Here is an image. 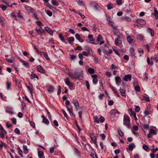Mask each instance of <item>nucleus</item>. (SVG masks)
<instances>
[{"instance_id": "1", "label": "nucleus", "mask_w": 158, "mask_h": 158, "mask_svg": "<svg viewBox=\"0 0 158 158\" xmlns=\"http://www.w3.org/2000/svg\"><path fill=\"white\" fill-rule=\"evenodd\" d=\"M123 124L127 128H132V125L131 123L130 118L127 114H125L124 115Z\"/></svg>"}, {"instance_id": "2", "label": "nucleus", "mask_w": 158, "mask_h": 158, "mask_svg": "<svg viewBox=\"0 0 158 158\" xmlns=\"http://www.w3.org/2000/svg\"><path fill=\"white\" fill-rule=\"evenodd\" d=\"M83 71L81 69H77L75 71V80H76L81 81L83 78Z\"/></svg>"}, {"instance_id": "3", "label": "nucleus", "mask_w": 158, "mask_h": 158, "mask_svg": "<svg viewBox=\"0 0 158 158\" xmlns=\"http://www.w3.org/2000/svg\"><path fill=\"white\" fill-rule=\"evenodd\" d=\"M64 81L70 90H73L75 89V87L73 86L74 83L70 81L69 77L65 78L64 79Z\"/></svg>"}, {"instance_id": "4", "label": "nucleus", "mask_w": 158, "mask_h": 158, "mask_svg": "<svg viewBox=\"0 0 158 158\" xmlns=\"http://www.w3.org/2000/svg\"><path fill=\"white\" fill-rule=\"evenodd\" d=\"M89 136L90 138L95 145L96 147H97L98 146L97 143V138L98 137V134L97 133H94L93 132L90 133Z\"/></svg>"}, {"instance_id": "5", "label": "nucleus", "mask_w": 158, "mask_h": 158, "mask_svg": "<svg viewBox=\"0 0 158 158\" xmlns=\"http://www.w3.org/2000/svg\"><path fill=\"white\" fill-rule=\"evenodd\" d=\"M89 5L91 7L94 8L95 10L98 11H99L101 9L99 6L95 1L91 2Z\"/></svg>"}, {"instance_id": "6", "label": "nucleus", "mask_w": 158, "mask_h": 158, "mask_svg": "<svg viewBox=\"0 0 158 158\" xmlns=\"http://www.w3.org/2000/svg\"><path fill=\"white\" fill-rule=\"evenodd\" d=\"M88 39L86 40V41L89 43H90L96 45L98 44V42L96 43L94 42L95 41V39L93 38V35H92L89 34L88 35Z\"/></svg>"}, {"instance_id": "7", "label": "nucleus", "mask_w": 158, "mask_h": 158, "mask_svg": "<svg viewBox=\"0 0 158 158\" xmlns=\"http://www.w3.org/2000/svg\"><path fill=\"white\" fill-rule=\"evenodd\" d=\"M136 23L141 25V26H143V25L146 24V21L143 19L138 18L136 19L135 21H134Z\"/></svg>"}, {"instance_id": "8", "label": "nucleus", "mask_w": 158, "mask_h": 158, "mask_svg": "<svg viewBox=\"0 0 158 158\" xmlns=\"http://www.w3.org/2000/svg\"><path fill=\"white\" fill-rule=\"evenodd\" d=\"M37 71L41 73L45 74L47 72L44 69V68L41 65H38L37 66Z\"/></svg>"}, {"instance_id": "9", "label": "nucleus", "mask_w": 158, "mask_h": 158, "mask_svg": "<svg viewBox=\"0 0 158 158\" xmlns=\"http://www.w3.org/2000/svg\"><path fill=\"white\" fill-rule=\"evenodd\" d=\"M157 134V131L154 129H150L149 133L147 137L148 138L151 137L153 135H156Z\"/></svg>"}, {"instance_id": "10", "label": "nucleus", "mask_w": 158, "mask_h": 158, "mask_svg": "<svg viewBox=\"0 0 158 158\" xmlns=\"http://www.w3.org/2000/svg\"><path fill=\"white\" fill-rule=\"evenodd\" d=\"M122 39L120 36L115 40V44L117 46H119L120 44H121L122 43Z\"/></svg>"}, {"instance_id": "11", "label": "nucleus", "mask_w": 158, "mask_h": 158, "mask_svg": "<svg viewBox=\"0 0 158 158\" xmlns=\"http://www.w3.org/2000/svg\"><path fill=\"white\" fill-rule=\"evenodd\" d=\"M24 8L26 9L27 11L29 13H33L35 12V10L34 8L31 6L26 5Z\"/></svg>"}, {"instance_id": "12", "label": "nucleus", "mask_w": 158, "mask_h": 158, "mask_svg": "<svg viewBox=\"0 0 158 158\" xmlns=\"http://www.w3.org/2000/svg\"><path fill=\"white\" fill-rule=\"evenodd\" d=\"M72 102L74 104L76 109L77 110L80 106L78 100L76 99H73Z\"/></svg>"}, {"instance_id": "13", "label": "nucleus", "mask_w": 158, "mask_h": 158, "mask_svg": "<svg viewBox=\"0 0 158 158\" xmlns=\"http://www.w3.org/2000/svg\"><path fill=\"white\" fill-rule=\"evenodd\" d=\"M131 77L132 76L131 74H127L124 76L123 78V79L126 81H127L128 80L131 81Z\"/></svg>"}, {"instance_id": "14", "label": "nucleus", "mask_w": 158, "mask_h": 158, "mask_svg": "<svg viewBox=\"0 0 158 158\" xmlns=\"http://www.w3.org/2000/svg\"><path fill=\"white\" fill-rule=\"evenodd\" d=\"M147 62L148 64L149 65H153V61L155 59L154 58H153V57H151V61H150V58L149 57H148L147 58Z\"/></svg>"}, {"instance_id": "15", "label": "nucleus", "mask_w": 158, "mask_h": 158, "mask_svg": "<svg viewBox=\"0 0 158 158\" xmlns=\"http://www.w3.org/2000/svg\"><path fill=\"white\" fill-rule=\"evenodd\" d=\"M0 23L2 25V27H4L6 25V21L5 18L2 16L0 17Z\"/></svg>"}, {"instance_id": "16", "label": "nucleus", "mask_w": 158, "mask_h": 158, "mask_svg": "<svg viewBox=\"0 0 158 158\" xmlns=\"http://www.w3.org/2000/svg\"><path fill=\"white\" fill-rule=\"evenodd\" d=\"M98 76L96 74H94L91 76L92 78H93V82L94 85H96L98 82V80L97 79Z\"/></svg>"}, {"instance_id": "17", "label": "nucleus", "mask_w": 158, "mask_h": 158, "mask_svg": "<svg viewBox=\"0 0 158 158\" xmlns=\"http://www.w3.org/2000/svg\"><path fill=\"white\" fill-rule=\"evenodd\" d=\"M45 30L50 35H52L53 31L49 27H44Z\"/></svg>"}, {"instance_id": "18", "label": "nucleus", "mask_w": 158, "mask_h": 158, "mask_svg": "<svg viewBox=\"0 0 158 158\" xmlns=\"http://www.w3.org/2000/svg\"><path fill=\"white\" fill-rule=\"evenodd\" d=\"M115 80L116 84L118 86H119V83L121 82V80L120 77L119 76H117L115 77Z\"/></svg>"}, {"instance_id": "19", "label": "nucleus", "mask_w": 158, "mask_h": 158, "mask_svg": "<svg viewBox=\"0 0 158 158\" xmlns=\"http://www.w3.org/2000/svg\"><path fill=\"white\" fill-rule=\"evenodd\" d=\"M47 88V90L49 93L53 92L55 90V88L52 85H49Z\"/></svg>"}, {"instance_id": "20", "label": "nucleus", "mask_w": 158, "mask_h": 158, "mask_svg": "<svg viewBox=\"0 0 158 158\" xmlns=\"http://www.w3.org/2000/svg\"><path fill=\"white\" fill-rule=\"evenodd\" d=\"M12 110L13 108L11 107L8 106L6 107L5 111L6 112L12 114L13 113Z\"/></svg>"}, {"instance_id": "21", "label": "nucleus", "mask_w": 158, "mask_h": 158, "mask_svg": "<svg viewBox=\"0 0 158 158\" xmlns=\"http://www.w3.org/2000/svg\"><path fill=\"white\" fill-rule=\"evenodd\" d=\"M135 147V144L133 143H132L129 145L128 147L127 148V149L129 151H132L133 150V148Z\"/></svg>"}, {"instance_id": "22", "label": "nucleus", "mask_w": 158, "mask_h": 158, "mask_svg": "<svg viewBox=\"0 0 158 158\" xmlns=\"http://www.w3.org/2000/svg\"><path fill=\"white\" fill-rule=\"evenodd\" d=\"M0 132V137L2 138H3L4 137V135L6 134V131L4 129H1Z\"/></svg>"}, {"instance_id": "23", "label": "nucleus", "mask_w": 158, "mask_h": 158, "mask_svg": "<svg viewBox=\"0 0 158 158\" xmlns=\"http://www.w3.org/2000/svg\"><path fill=\"white\" fill-rule=\"evenodd\" d=\"M119 90L121 93V96L126 98V95L125 94H126V90L124 89H122L121 87H120Z\"/></svg>"}, {"instance_id": "24", "label": "nucleus", "mask_w": 158, "mask_h": 158, "mask_svg": "<svg viewBox=\"0 0 158 158\" xmlns=\"http://www.w3.org/2000/svg\"><path fill=\"white\" fill-rule=\"evenodd\" d=\"M16 13H15V12H12L10 14V16L12 18H14V19L16 20L17 21L18 20L17 19V16L16 15Z\"/></svg>"}, {"instance_id": "25", "label": "nucleus", "mask_w": 158, "mask_h": 158, "mask_svg": "<svg viewBox=\"0 0 158 158\" xmlns=\"http://www.w3.org/2000/svg\"><path fill=\"white\" fill-rule=\"evenodd\" d=\"M129 114H130V116L131 117H132L136 114V113L132 110V109L131 108H130L128 109Z\"/></svg>"}, {"instance_id": "26", "label": "nucleus", "mask_w": 158, "mask_h": 158, "mask_svg": "<svg viewBox=\"0 0 158 158\" xmlns=\"http://www.w3.org/2000/svg\"><path fill=\"white\" fill-rule=\"evenodd\" d=\"M147 31L149 33H150L151 35V36L152 37L154 36V31L152 29L148 27L147 28Z\"/></svg>"}, {"instance_id": "27", "label": "nucleus", "mask_w": 158, "mask_h": 158, "mask_svg": "<svg viewBox=\"0 0 158 158\" xmlns=\"http://www.w3.org/2000/svg\"><path fill=\"white\" fill-rule=\"evenodd\" d=\"M87 72L90 74H93L95 73V71L94 69L90 68L88 69Z\"/></svg>"}, {"instance_id": "28", "label": "nucleus", "mask_w": 158, "mask_h": 158, "mask_svg": "<svg viewBox=\"0 0 158 158\" xmlns=\"http://www.w3.org/2000/svg\"><path fill=\"white\" fill-rule=\"evenodd\" d=\"M58 37L62 42H64L66 44H67V43L64 41L65 39L64 37L62 36V34L61 33H60L59 34Z\"/></svg>"}, {"instance_id": "29", "label": "nucleus", "mask_w": 158, "mask_h": 158, "mask_svg": "<svg viewBox=\"0 0 158 158\" xmlns=\"http://www.w3.org/2000/svg\"><path fill=\"white\" fill-rule=\"evenodd\" d=\"M127 42L130 44L134 43V41H133V40L131 38L130 36H127Z\"/></svg>"}, {"instance_id": "30", "label": "nucleus", "mask_w": 158, "mask_h": 158, "mask_svg": "<svg viewBox=\"0 0 158 158\" xmlns=\"http://www.w3.org/2000/svg\"><path fill=\"white\" fill-rule=\"evenodd\" d=\"M43 53L44 57L47 60H50V59L48 56V54L47 52H43Z\"/></svg>"}, {"instance_id": "31", "label": "nucleus", "mask_w": 158, "mask_h": 158, "mask_svg": "<svg viewBox=\"0 0 158 158\" xmlns=\"http://www.w3.org/2000/svg\"><path fill=\"white\" fill-rule=\"evenodd\" d=\"M30 78L31 79H33L34 78H36L38 80H39V77L35 74H31L30 75Z\"/></svg>"}, {"instance_id": "32", "label": "nucleus", "mask_w": 158, "mask_h": 158, "mask_svg": "<svg viewBox=\"0 0 158 158\" xmlns=\"http://www.w3.org/2000/svg\"><path fill=\"white\" fill-rule=\"evenodd\" d=\"M138 129H131V131L132 133L136 136H138L139 135V134L136 131Z\"/></svg>"}, {"instance_id": "33", "label": "nucleus", "mask_w": 158, "mask_h": 158, "mask_svg": "<svg viewBox=\"0 0 158 158\" xmlns=\"http://www.w3.org/2000/svg\"><path fill=\"white\" fill-rule=\"evenodd\" d=\"M23 152L24 154H27L28 152V150L26 145H24L23 146Z\"/></svg>"}, {"instance_id": "34", "label": "nucleus", "mask_w": 158, "mask_h": 158, "mask_svg": "<svg viewBox=\"0 0 158 158\" xmlns=\"http://www.w3.org/2000/svg\"><path fill=\"white\" fill-rule=\"evenodd\" d=\"M67 75L69 77H71L73 79H75V74H73L71 73L68 72L67 73Z\"/></svg>"}, {"instance_id": "35", "label": "nucleus", "mask_w": 158, "mask_h": 158, "mask_svg": "<svg viewBox=\"0 0 158 158\" xmlns=\"http://www.w3.org/2000/svg\"><path fill=\"white\" fill-rule=\"evenodd\" d=\"M103 40V38L101 34H99L97 38V40L95 41V42H100V41Z\"/></svg>"}, {"instance_id": "36", "label": "nucleus", "mask_w": 158, "mask_h": 158, "mask_svg": "<svg viewBox=\"0 0 158 158\" xmlns=\"http://www.w3.org/2000/svg\"><path fill=\"white\" fill-rule=\"evenodd\" d=\"M121 18L122 19L126 20L128 22H131V19L130 18L127 17H122Z\"/></svg>"}, {"instance_id": "37", "label": "nucleus", "mask_w": 158, "mask_h": 158, "mask_svg": "<svg viewBox=\"0 0 158 158\" xmlns=\"http://www.w3.org/2000/svg\"><path fill=\"white\" fill-rule=\"evenodd\" d=\"M6 89L9 90L10 89L11 86V82L9 81H7L6 82Z\"/></svg>"}, {"instance_id": "38", "label": "nucleus", "mask_w": 158, "mask_h": 158, "mask_svg": "<svg viewBox=\"0 0 158 158\" xmlns=\"http://www.w3.org/2000/svg\"><path fill=\"white\" fill-rule=\"evenodd\" d=\"M68 40L69 44H71L74 41V38L73 37H70L68 38Z\"/></svg>"}, {"instance_id": "39", "label": "nucleus", "mask_w": 158, "mask_h": 158, "mask_svg": "<svg viewBox=\"0 0 158 158\" xmlns=\"http://www.w3.org/2000/svg\"><path fill=\"white\" fill-rule=\"evenodd\" d=\"M14 60V59L13 57H11L10 59H8L7 58H6V60L7 61V62L10 63H12L13 62Z\"/></svg>"}, {"instance_id": "40", "label": "nucleus", "mask_w": 158, "mask_h": 158, "mask_svg": "<svg viewBox=\"0 0 158 158\" xmlns=\"http://www.w3.org/2000/svg\"><path fill=\"white\" fill-rule=\"evenodd\" d=\"M17 17H18L19 18L21 19H24L23 17V16L22 15V14L21 12V11L20 10H19V11L17 13Z\"/></svg>"}, {"instance_id": "41", "label": "nucleus", "mask_w": 158, "mask_h": 158, "mask_svg": "<svg viewBox=\"0 0 158 158\" xmlns=\"http://www.w3.org/2000/svg\"><path fill=\"white\" fill-rule=\"evenodd\" d=\"M142 126L143 127H141V124L140 126H139V127H141L142 128H143H143H149V125L148 124H143V123Z\"/></svg>"}, {"instance_id": "42", "label": "nucleus", "mask_w": 158, "mask_h": 158, "mask_svg": "<svg viewBox=\"0 0 158 158\" xmlns=\"http://www.w3.org/2000/svg\"><path fill=\"white\" fill-rule=\"evenodd\" d=\"M38 155L39 158H44V157H43L44 156L43 152L41 151H38Z\"/></svg>"}, {"instance_id": "43", "label": "nucleus", "mask_w": 158, "mask_h": 158, "mask_svg": "<svg viewBox=\"0 0 158 158\" xmlns=\"http://www.w3.org/2000/svg\"><path fill=\"white\" fill-rule=\"evenodd\" d=\"M42 122L46 125H48L49 124V122L48 119L46 117L43 119Z\"/></svg>"}, {"instance_id": "44", "label": "nucleus", "mask_w": 158, "mask_h": 158, "mask_svg": "<svg viewBox=\"0 0 158 158\" xmlns=\"http://www.w3.org/2000/svg\"><path fill=\"white\" fill-rule=\"evenodd\" d=\"M52 5L58 6L59 5L58 3L56 0H52Z\"/></svg>"}, {"instance_id": "45", "label": "nucleus", "mask_w": 158, "mask_h": 158, "mask_svg": "<svg viewBox=\"0 0 158 158\" xmlns=\"http://www.w3.org/2000/svg\"><path fill=\"white\" fill-rule=\"evenodd\" d=\"M49 8L50 9L52 10L55 11V12H56V11H58L59 10H58L56 9V7H54V6H53L51 5H50V7H49Z\"/></svg>"}, {"instance_id": "46", "label": "nucleus", "mask_w": 158, "mask_h": 158, "mask_svg": "<svg viewBox=\"0 0 158 158\" xmlns=\"http://www.w3.org/2000/svg\"><path fill=\"white\" fill-rule=\"evenodd\" d=\"M137 39L139 40L140 42H141L143 39V37L140 34H138L137 36Z\"/></svg>"}, {"instance_id": "47", "label": "nucleus", "mask_w": 158, "mask_h": 158, "mask_svg": "<svg viewBox=\"0 0 158 158\" xmlns=\"http://www.w3.org/2000/svg\"><path fill=\"white\" fill-rule=\"evenodd\" d=\"M135 111L136 112H139L140 110V108L139 106L135 105Z\"/></svg>"}, {"instance_id": "48", "label": "nucleus", "mask_w": 158, "mask_h": 158, "mask_svg": "<svg viewBox=\"0 0 158 158\" xmlns=\"http://www.w3.org/2000/svg\"><path fill=\"white\" fill-rule=\"evenodd\" d=\"M0 7L2 8V9L3 11H4L6 10L7 8V6H6L3 4H0Z\"/></svg>"}, {"instance_id": "49", "label": "nucleus", "mask_w": 158, "mask_h": 158, "mask_svg": "<svg viewBox=\"0 0 158 158\" xmlns=\"http://www.w3.org/2000/svg\"><path fill=\"white\" fill-rule=\"evenodd\" d=\"M93 118L94 120V122L95 123H99V119L97 116H94Z\"/></svg>"}, {"instance_id": "50", "label": "nucleus", "mask_w": 158, "mask_h": 158, "mask_svg": "<svg viewBox=\"0 0 158 158\" xmlns=\"http://www.w3.org/2000/svg\"><path fill=\"white\" fill-rule=\"evenodd\" d=\"M118 134L119 136L122 137L124 136L123 132L120 129H118Z\"/></svg>"}, {"instance_id": "51", "label": "nucleus", "mask_w": 158, "mask_h": 158, "mask_svg": "<svg viewBox=\"0 0 158 158\" xmlns=\"http://www.w3.org/2000/svg\"><path fill=\"white\" fill-rule=\"evenodd\" d=\"M110 113H114V114H120V112H119L117 110L115 109H113L111 110Z\"/></svg>"}, {"instance_id": "52", "label": "nucleus", "mask_w": 158, "mask_h": 158, "mask_svg": "<svg viewBox=\"0 0 158 158\" xmlns=\"http://www.w3.org/2000/svg\"><path fill=\"white\" fill-rule=\"evenodd\" d=\"M76 1L79 5L83 6L85 5V4L83 2V1L82 0H77Z\"/></svg>"}, {"instance_id": "53", "label": "nucleus", "mask_w": 158, "mask_h": 158, "mask_svg": "<svg viewBox=\"0 0 158 158\" xmlns=\"http://www.w3.org/2000/svg\"><path fill=\"white\" fill-rule=\"evenodd\" d=\"M18 153L19 155H20L22 157H23V152L22 150L19 147L18 148Z\"/></svg>"}, {"instance_id": "54", "label": "nucleus", "mask_w": 158, "mask_h": 158, "mask_svg": "<svg viewBox=\"0 0 158 158\" xmlns=\"http://www.w3.org/2000/svg\"><path fill=\"white\" fill-rule=\"evenodd\" d=\"M44 110H45V112L47 113L48 115V118H51V114L48 111L47 109L45 107L44 108Z\"/></svg>"}, {"instance_id": "55", "label": "nucleus", "mask_w": 158, "mask_h": 158, "mask_svg": "<svg viewBox=\"0 0 158 158\" xmlns=\"http://www.w3.org/2000/svg\"><path fill=\"white\" fill-rule=\"evenodd\" d=\"M101 48L102 49V51H103V52L104 53V55H108V54H108V51H106L105 48H103V47H101Z\"/></svg>"}, {"instance_id": "56", "label": "nucleus", "mask_w": 158, "mask_h": 158, "mask_svg": "<svg viewBox=\"0 0 158 158\" xmlns=\"http://www.w3.org/2000/svg\"><path fill=\"white\" fill-rule=\"evenodd\" d=\"M118 69V67L115 65L114 64H113L111 65L110 69L111 70H112V69Z\"/></svg>"}, {"instance_id": "57", "label": "nucleus", "mask_w": 158, "mask_h": 158, "mask_svg": "<svg viewBox=\"0 0 158 158\" xmlns=\"http://www.w3.org/2000/svg\"><path fill=\"white\" fill-rule=\"evenodd\" d=\"M49 17H51L52 15V13L50 10H47L45 11Z\"/></svg>"}, {"instance_id": "58", "label": "nucleus", "mask_w": 158, "mask_h": 158, "mask_svg": "<svg viewBox=\"0 0 158 158\" xmlns=\"http://www.w3.org/2000/svg\"><path fill=\"white\" fill-rule=\"evenodd\" d=\"M85 48L86 50L87 51V52L88 53H89V54L90 53V51H92V50L91 48L89 47L88 46H86L85 47Z\"/></svg>"}, {"instance_id": "59", "label": "nucleus", "mask_w": 158, "mask_h": 158, "mask_svg": "<svg viewBox=\"0 0 158 158\" xmlns=\"http://www.w3.org/2000/svg\"><path fill=\"white\" fill-rule=\"evenodd\" d=\"M111 3H109L106 6L107 9L109 10H111L113 8V7L111 6Z\"/></svg>"}, {"instance_id": "60", "label": "nucleus", "mask_w": 158, "mask_h": 158, "mask_svg": "<svg viewBox=\"0 0 158 158\" xmlns=\"http://www.w3.org/2000/svg\"><path fill=\"white\" fill-rule=\"evenodd\" d=\"M58 90L57 94V95H59L60 94V93L61 92V87L60 85H58Z\"/></svg>"}, {"instance_id": "61", "label": "nucleus", "mask_w": 158, "mask_h": 158, "mask_svg": "<svg viewBox=\"0 0 158 158\" xmlns=\"http://www.w3.org/2000/svg\"><path fill=\"white\" fill-rule=\"evenodd\" d=\"M74 150V153L77 156H79L80 155V152L76 148H75Z\"/></svg>"}, {"instance_id": "62", "label": "nucleus", "mask_w": 158, "mask_h": 158, "mask_svg": "<svg viewBox=\"0 0 158 158\" xmlns=\"http://www.w3.org/2000/svg\"><path fill=\"white\" fill-rule=\"evenodd\" d=\"M108 101V105L109 106H112L114 103V102L113 100H107Z\"/></svg>"}, {"instance_id": "63", "label": "nucleus", "mask_w": 158, "mask_h": 158, "mask_svg": "<svg viewBox=\"0 0 158 158\" xmlns=\"http://www.w3.org/2000/svg\"><path fill=\"white\" fill-rule=\"evenodd\" d=\"M105 120V119L104 117L101 116L100 117L99 119V122H100L101 123L103 122Z\"/></svg>"}, {"instance_id": "64", "label": "nucleus", "mask_w": 158, "mask_h": 158, "mask_svg": "<svg viewBox=\"0 0 158 158\" xmlns=\"http://www.w3.org/2000/svg\"><path fill=\"white\" fill-rule=\"evenodd\" d=\"M75 37L76 39L78 41H79V40H81L80 35L78 33L76 34L75 35Z\"/></svg>"}]
</instances>
